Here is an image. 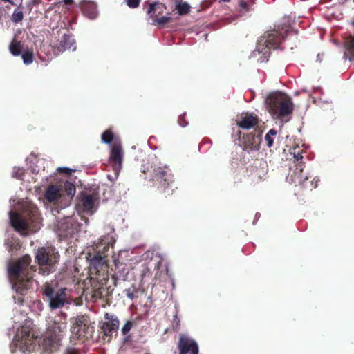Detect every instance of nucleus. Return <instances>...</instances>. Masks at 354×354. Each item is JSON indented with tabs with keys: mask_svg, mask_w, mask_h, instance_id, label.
Masks as SVG:
<instances>
[{
	"mask_svg": "<svg viewBox=\"0 0 354 354\" xmlns=\"http://www.w3.org/2000/svg\"><path fill=\"white\" fill-rule=\"evenodd\" d=\"M133 326V322L131 321H127L122 328V333L123 335H127Z\"/></svg>",
	"mask_w": 354,
	"mask_h": 354,
	"instance_id": "35",
	"label": "nucleus"
},
{
	"mask_svg": "<svg viewBox=\"0 0 354 354\" xmlns=\"http://www.w3.org/2000/svg\"><path fill=\"white\" fill-rule=\"evenodd\" d=\"M114 134L111 129L104 131L101 136L102 141L106 144L111 143L113 140Z\"/></svg>",
	"mask_w": 354,
	"mask_h": 354,
	"instance_id": "30",
	"label": "nucleus"
},
{
	"mask_svg": "<svg viewBox=\"0 0 354 354\" xmlns=\"http://www.w3.org/2000/svg\"><path fill=\"white\" fill-rule=\"evenodd\" d=\"M67 329L66 322L54 320L48 324L42 341L39 342V347L42 348L44 353H53L58 351L61 344V336Z\"/></svg>",
	"mask_w": 354,
	"mask_h": 354,
	"instance_id": "3",
	"label": "nucleus"
},
{
	"mask_svg": "<svg viewBox=\"0 0 354 354\" xmlns=\"http://www.w3.org/2000/svg\"><path fill=\"white\" fill-rule=\"evenodd\" d=\"M66 354H77V353L75 351H68Z\"/></svg>",
	"mask_w": 354,
	"mask_h": 354,
	"instance_id": "43",
	"label": "nucleus"
},
{
	"mask_svg": "<svg viewBox=\"0 0 354 354\" xmlns=\"http://www.w3.org/2000/svg\"><path fill=\"white\" fill-rule=\"evenodd\" d=\"M295 160L297 162L296 168L290 176V180L295 185H301L304 188L312 189L316 187L313 185V180L308 181V177L304 174V162H302L303 156L300 153L294 155Z\"/></svg>",
	"mask_w": 354,
	"mask_h": 354,
	"instance_id": "11",
	"label": "nucleus"
},
{
	"mask_svg": "<svg viewBox=\"0 0 354 354\" xmlns=\"http://www.w3.org/2000/svg\"><path fill=\"white\" fill-rule=\"evenodd\" d=\"M153 180L158 183V189L161 193L167 192V195L172 194L174 183V175L171 170L166 166L158 167L153 169Z\"/></svg>",
	"mask_w": 354,
	"mask_h": 354,
	"instance_id": "10",
	"label": "nucleus"
},
{
	"mask_svg": "<svg viewBox=\"0 0 354 354\" xmlns=\"http://www.w3.org/2000/svg\"><path fill=\"white\" fill-rule=\"evenodd\" d=\"M55 50L57 53H62L66 50H75L76 49L75 41L73 39L72 35L67 32L62 34V39L55 46Z\"/></svg>",
	"mask_w": 354,
	"mask_h": 354,
	"instance_id": "16",
	"label": "nucleus"
},
{
	"mask_svg": "<svg viewBox=\"0 0 354 354\" xmlns=\"http://www.w3.org/2000/svg\"><path fill=\"white\" fill-rule=\"evenodd\" d=\"M282 40L283 37L277 31L273 30L268 33L266 40L264 41V45L266 48V51L264 54L269 53L271 48H278Z\"/></svg>",
	"mask_w": 354,
	"mask_h": 354,
	"instance_id": "18",
	"label": "nucleus"
},
{
	"mask_svg": "<svg viewBox=\"0 0 354 354\" xmlns=\"http://www.w3.org/2000/svg\"><path fill=\"white\" fill-rule=\"evenodd\" d=\"M176 10L180 15H184L189 13L190 10V6L187 3H180L176 5Z\"/></svg>",
	"mask_w": 354,
	"mask_h": 354,
	"instance_id": "31",
	"label": "nucleus"
},
{
	"mask_svg": "<svg viewBox=\"0 0 354 354\" xmlns=\"http://www.w3.org/2000/svg\"><path fill=\"white\" fill-rule=\"evenodd\" d=\"M162 259L160 257H158L157 260H151L146 263L142 264V269L140 270L141 281H143L145 279L151 277L152 276V268L153 270H159L160 266L162 264Z\"/></svg>",
	"mask_w": 354,
	"mask_h": 354,
	"instance_id": "17",
	"label": "nucleus"
},
{
	"mask_svg": "<svg viewBox=\"0 0 354 354\" xmlns=\"http://www.w3.org/2000/svg\"><path fill=\"white\" fill-rule=\"evenodd\" d=\"M21 57L25 64H30L33 62V53L32 50H27L22 53Z\"/></svg>",
	"mask_w": 354,
	"mask_h": 354,
	"instance_id": "32",
	"label": "nucleus"
},
{
	"mask_svg": "<svg viewBox=\"0 0 354 354\" xmlns=\"http://www.w3.org/2000/svg\"><path fill=\"white\" fill-rule=\"evenodd\" d=\"M35 259L39 266H46L41 268L39 272L43 274H48L53 271V266L58 262L59 254L54 248L41 247L37 251Z\"/></svg>",
	"mask_w": 354,
	"mask_h": 354,
	"instance_id": "9",
	"label": "nucleus"
},
{
	"mask_svg": "<svg viewBox=\"0 0 354 354\" xmlns=\"http://www.w3.org/2000/svg\"><path fill=\"white\" fill-rule=\"evenodd\" d=\"M23 174H24V173L22 172V171L19 168L17 169V170L16 171H14V172H13V176L18 179H21Z\"/></svg>",
	"mask_w": 354,
	"mask_h": 354,
	"instance_id": "40",
	"label": "nucleus"
},
{
	"mask_svg": "<svg viewBox=\"0 0 354 354\" xmlns=\"http://www.w3.org/2000/svg\"><path fill=\"white\" fill-rule=\"evenodd\" d=\"M239 6L241 10H244L245 12L250 11V8L247 2H245L243 0L240 1L239 2Z\"/></svg>",
	"mask_w": 354,
	"mask_h": 354,
	"instance_id": "37",
	"label": "nucleus"
},
{
	"mask_svg": "<svg viewBox=\"0 0 354 354\" xmlns=\"http://www.w3.org/2000/svg\"><path fill=\"white\" fill-rule=\"evenodd\" d=\"M259 122L258 116L247 113L241 117L240 120L236 122V124L243 129H250L258 125Z\"/></svg>",
	"mask_w": 354,
	"mask_h": 354,
	"instance_id": "20",
	"label": "nucleus"
},
{
	"mask_svg": "<svg viewBox=\"0 0 354 354\" xmlns=\"http://www.w3.org/2000/svg\"><path fill=\"white\" fill-rule=\"evenodd\" d=\"M266 102L269 113L279 118H285L293 111L291 98L283 93H271L267 97Z\"/></svg>",
	"mask_w": 354,
	"mask_h": 354,
	"instance_id": "5",
	"label": "nucleus"
},
{
	"mask_svg": "<svg viewBox=\"0 0 354 354\" xmlns=\"http://www.w3.org/2000/svg\"><path fill=\"white\" fill-rule=\"evenodd\" d=\"M123 292L125 294L127 297L131 300H133L135 298L138 297V290L135 286H132L131 287L125 289Z\"/></svg>",
	"mask_w": 354,
	"mask_h": 354,
	"instance_id": "29",
	"label": "nucleus"
},
{
	"mask_svg": "<svg viewBox=\"0 0 354 354\" xmlns=\"http://www.w3.org/2000/svg\"><path fill=\"white\" fill-rule=\"evenodd\" d=\"M166 9V6L160 2L156 1L149 4L147 14L150 18L162 15Z\"/></svg>",
	"mask_w": 354,
	"mask_h": 354,
	"instance_id": "23",
	"label": "nucleus"
},
{
	"mask_svg": "<svg viewBox=\"0 0 354 354\" xmlns=\"http://www.w3.org/2000/svg\"><path fill=\"white\" fill-rule=\"evenodd\" d=\"M277 131L274 129H270L266 135L265 140L267 143V146L270 148L273 146L274 137L276 136Z\"/></svg>",
	"mask_w": 354,
	"mask_h": 354,
	"instance_id": "28",
	"label": "nucleus"
},
{
	"mask_svg": "<svg viewBox=\"0 0 354 354\" xmlns=\"http://www.w3.org/2000/svg\"><path fill=\"white\" fill-rule=\"evenodd\" d=\"M10 220L12 227L22 236H27L40 229L41 217L37 208L25 211L21 214L11 211Z\"/></svg>",
	"mask_w": 354,
	"mask_h": 354,
	"instance_id": "2",
	"label": "nucleus"
},
{
	"mask_svg": "<svg viewBox=\"0 0 354 354\" xmlns=\"http://www.w3.org/2000/svg\"><path fill=\"white\" fill-rule=\"evenodd\" d=\"M115 241L109 234L102 236L98 242L93 246V252L88 253V259L90 261V266L98 272L102 269L103 266L108 261L107 257L110 252V248Z\"/></svg>",
	"mask_w": 354,
	"mask_h": 354,
	"instance_id": "4",
	"label": "nucleus"
},
{
	"mask_svg": "<svg viewBox=\"0 0 354 354\" xmlns=\"http://www.w3.org/2000/svg\"><path fill=\"white\" fill-rule=\"evenodd\" d=\"M23 18V12L21 10H15L12 16V21L14 23H19L22 21Z\"/></svg>",
	"mask_w": 354,
	"mask_h": 354,
	"instance_id": "34",
	"label": "nucleus"
},
{
	"mask_svg": "<svg viewBox=\"0 0 354 354\" xmlns=\"http://www.w3.org/2000/svg\"><path fill=\"white\" fill-rule=\"evenodd\" d=\"M79 7L84 16L91 20L95 19L98 15L97 6L95 2L88 0H82Z\"/></svg>",
	"mask_w": 354,
	"mask_h": 354,
	"instance_id": "15",
	"label": "nucleus"
},
{
	"mask_svg": "<svg viewBox=\"0 0 354 354\" xmlns=\"http://www.w3.org/2000/svg\"><path fill=\"white\" fill-rule=\"evenodd\" d=\"M37 338L32 333L30 328L27 326H22L17 331L14 337L11 344V352L12 353L17 351L26 352H34L36 346L35 341Z\"/></svg>",
	"mask_w": 354,
	"mask_h": 354,
	"instance_id": "6",
	"label": "nucleus"
},
{
	"mask_svg": "<svg viewBox=\"0 0 354 354\" xmlns=\"http://www.w3.org/2000/svg\"><path fill=\"white\" fill-rule=\"evenodd\" d=\"M82 205L84 212L91 211L95 203V198L92 194H85L81 199Z\"/></svg>",
	"mask_w": 354,
	"mask_h": 354,
	"instance_id": "25",
	"label": "nucleus"
},
{
	"mask_svg": "<svg viewBox=\"0 0 354 354\" xmlns=\"http://www.w3.org/2000/svg\"><path fill=\"white\" fill-rule=\"evenodd\" d=\"M123 151L120 144L113 145L110 151L109 160L113 164V170L118 175L122 168Z\"/></svg>",
	"mask_w": 354,
	"mask_h": 354,
	"instance_id": "14",
	"label": "nucleus"
},
{
	"mask_svg": "<svg viewBox=\"0 0 354 354\" xmlns=\"http://www.w3.org/2000/svg\"><path fill=\"white\" fill-rule=\"evenodd\" d=\"M61 187L62 188V189H64L65 193L68 196L73 197L75 194L76 188L75 186L72 183L66 181L64 183L63 186L61 185Z\"/></svg>",
	"mask_w": 354,
	"mask_h": 354,
	"instance_id": "27",
	"label": "nucleus"
},
{
	"mask_svg": "<svg viewBox=\"0 0 354 354\" xmlns=\"http://www.w3.org/2000/svg\"><path fill=\"white\" fill-rule=\"evenodd\" d=\"M114 264H115V268H118V264H119L118 260L114 259Z\"/></svg>",
	"mask_w": 354,
	"mask_h": 354,
	"instance_id": "42",
	"label": "nucleus"
},
{
	"mask_svg": "<svg viewBox=\"0 0 354 354\" xmlns=\"http://www.w3.org/2000/svg\"><path fill=\"white\" fill-rule=\"evenodd\" d=\"M224 2H230L231 0H222Z\"/></svg>",
	"mask_w": 354,
	"mask_h": 354,
	"instance_id": "44",
	"label": "nucleus"
},
{
	"mask_svg": "<svg viewBox=\"0 0 354 354\" xmlns=\"http://www.w3.org/2000/svg\"><path fill=\"white\" fill-rule=\"evenodd\" d=\"M59 234L63 237L71 236L76 230L75 225L71 219H66L62 222L58 227Z\"/></svg>",
	"mask_w": 354,
	"mask_h": 354,
	"instance_id": "21",
	"label": "nucleus"
},
{
	"mask_svg": "<svg viewBox=\"0 0 354 354\" xmlns=\"http://www.w3.org/2000/svg\"><path fill=\"white\" fill-rule=\"evenodd\" d=\"M151 19L153 20V23H156L159 26H162L171 21V17L169 16H163L161 17L156 16L155 17H151Z\"/></svg>",
	"mask_w": 354,
	"mask_h": 354,
	"instance_id": "33",
	"label": "nucleus"
},
{
	"mask_svg": "<svg viewBox=\"0 0 354 354\" xmlns=\"http://www.w3.org/2000/svg\"><path fill=\"white\" fill-rule=\"evenodd\" d=\"M62 2L66 5H71L73 4L74 0H62Z\"/></svg>",
	"mask_w": 354,
	"mask_h": 354,
	"instance_id": "41",
	"label": "nucleus"
},
{
	"mask_svg": "<svg viewBox=\"0 0 354 354\" xmlns=\"http://www.w3.org/2000/svg\"><path fill=\"white\" fill-rule=\"evenodd\" d=\"M9 50L12 55L14 56H19L21 53L22 45L21 41L14 39L9 45Z\"/></svg>",
	"mask_w": 354,
	"mask_h": 354,
	"instance_id": "26",
	"label": "nucleus"
},
{
	"mask_svg": "<svg viewBox=\"0 0 354 354\" xmlns=\"http://www.w3.org/2000/svg\"><path fill=\"white\" fill-rule=\"evenodd\" d=\"M71 333L80 340L93 337L94 326L88 316L77 315L70 319Z\"/></svg>",
	"mask_w": 354,
	"mask_h": 354,
	"instance_id": "8",
	"label": "nucleus"
},
{
	"mask_svg": "<svg viewBox=\"0 0 354 354\" xmlns=\"http://www.w3.org/2000/svg\"><path fill=\"white\" fill-rule=\"evenodd\" d=\"M344 56L350 61H354V35L349 37L345 41Z\"/></svg>",
	"mask_w": 354,
	"mask_h": 354,
	"instance_id": "24",
	"label": "nucleus"
},
{
	"mask_svg": "<svg viewBox=\"0 0 354 354\" xmlns=\"http://www.w3.org/2000/svg\"><path fill=\"white\" fill-rule=\"evenodd\" d=\"M178 122L179 124L182 127H185L188 124V122L185 120L184 115H180L178 117Z\"/></svg>",
	"mask_w": 354,
	"mask_h": 354,
	"instance_id": "39",
	"label": "nucleus"
},
{
	"mask_svg": "<svg viewBox=\"0 0 354 354\" xmlns=\"http://www.w3.org/2000/svg\"><path fill=\"white\" fill-rule=\"evenodd\" d=\"M42 295L51 310L62 308L67 302L66 288L55 290L50 283H46L42 287Z\"/></svg>",
	"mask_w": 354,
	"mask_h": 354,
	"instance_id": "7",
	"label": "nucleus"
},
{
	"mask_svg": "<svg viewBox=\"0 0 354 354\" xmlns=\"http://www.w3.org/2000/svg\"><path fill=\"white\" fill-rule=\"evenodd\" d=\"M178 348L179 354H198L197 342L186 335H180Z\"/></svg>",
	"mask_w": 354,
	"mask_h": 354,
	"instance_id": "13",
	"label": "nucleus"
},
{
	"mask_svg": "<svg viewBox=\"0 0 354 354\" xmlns=\"http://www.w3.org/2000/svg\"><path fill=\"white\" fill-rule=\"evenodd\" d=\"M127 5L131 8H136L139 6L140 0H125Z\"/></svg>",
	"mask_w": 354,
	"mask_h": 354,
	"instance_id": "36",
	"label": "nucleus"
},
{
	"mask_svg": "<svg viewBox=\"0 0 354 354\" xmlns=\"http://www.w3.org/2000/svg\"><path fill=\"white\" fill-rule=\"evenodd\" d=\"M240 146L243 150L248 152L259 149V143H256L255 135L254 133L243 134L241 139Z\"/></svg>",
	"mask_w": 354,
	"mask_h": 354,
	"instance_id": "19",
	"label": "nucleus"
},
{
	"mask_svg": "<svg viewBox=\"0 0 354 354\" xmlns=\"http://www.w3.org/2000/svg\"><path fill=\"white\" fill-rule=\"evenodd\" d=\"M30 262L31 258L26 255L8 268L9 276L15 281L13 286L21 295L25 294L32 282V272L28 268Z\"/></svg>",
	"mask_w": 354,
	"mask_h": 354,
	"instance_id": "1",
	"label": "nucleus"
},
{
	"mask_svg": "<svg viewBox=\"0 0 354 354\" xmlns=\"http://www.w3.org/2000/svg\"><path fill=\"white\" fill-rule=\"evenodd\" d=\"M104 319L106 321L102 324V330L104 336L107 337V341L109 342L113 335H117L120 321L115 315L109 313L104 315Z\"/></svg>",
	"mask_w": 354,
	"mask_h": 354,
	"instance_id": "12",
	"label": "nucleus"
},
{
	"mask_svg": "<svg viewBox=\"0 0 354 354\" xmlns=\"http://www.w3.org/2000/svg\"><path fill=\"white\" fill-rule=\"evenodd\" d=\"M57 170L59 173H64L67 175L71 174V173L73 171V170L71 169H69L67 167H59Z\"/></svg>",
	"mask_w": 354,
	"mask_h": 354,
	"instance_id": "38",
	"label": "nucleus"
},
{
	"mask_svg": "<svg viewBox=\"0 0 354 354\" xmlns=\"http://www.w3.org/2000/svg\"><path fill=\"white\" fill-rule=\"evenodd\" d=\"M62 192L61 185H50L45 192V198L50 203L57 201L62 197Z\"/></svg>",
	"mask_w": 354,
	"mask_h": 354,
	"instance_id": "22",
	"label": "nucleus"
}]
</instances>
